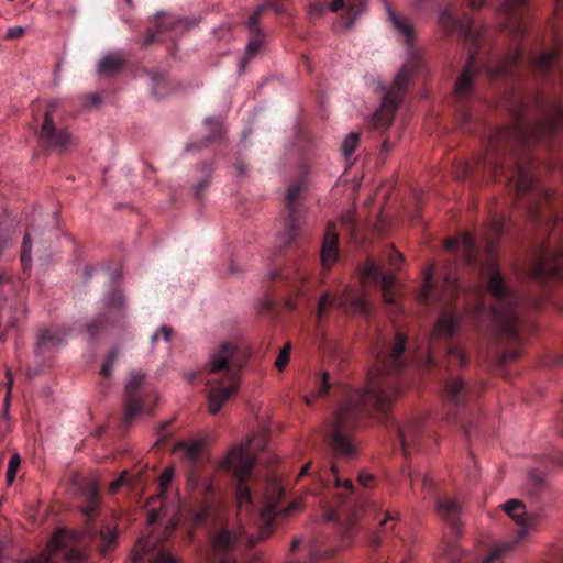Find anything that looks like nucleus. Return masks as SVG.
Returning a JSON list of instances; mask_svg holds the SVG:
<instances>
[{
	"mask_svg": "<svg viewBox=\"0 0 563 563\" xmlns=\"http://www.w3.org/2000/svg\"><path fill=\"white\" fill-rule=\"evenodd\" d=\"M274 492L277 493V499H269L266 507L261 511L260 518L262 521V527L260 530V537L258 539L263 540L267 538L272 532V521L274 516L276 515V506L278 499L283 496L284 490L278 485L274 486Z\"/></svg>",
	"mask_w": 563,
	"mask_h": 563,
	"instance_id": "21",
	"label": "nucleus"
},
{
	"mask_svg": "<svg viewBox=\"0 0 563 563\" xmlns=\"http://www.w3.org/2000/svg\"><path fill=\"white\" fill-rule=\"evenodd\" d=\"M459 286L457 280L451 274L446 275L441 287L440 292L437 295L438 300H450L457 292Z\"/></svg>",
	"mask_w": 563,
	"mask_h": 563,
	"instance_id": "29",
	"label": "nucleus"
},
{
	"mask_svg": "<svg viewBox=\"0 0 563 563\" xmlns=\"http://www.w3.org/2000/svg\"><path fill=\"white\" fill-rule=\"evenodd\" d=\"M24 34V27L22 26H12L8 29L5 37L9 40H14Z\"/></svg>",
	"mask_w": 563,
	"mask_h": 563,
	"instance_id": "52",
	"label": "nucleus"
},
{
	"mask_svg": "<svg viewBox=\"0 0 563 563\" xmlns=\"http://www.w3.org/2000/svg\"><path fill=\"white\" fill-rule=\"evenodd\" d=\"M341 9L345 10L344 21L341 25L344 29H351L354 25L356 19L364 11L365 4L363 1L355 0H333L329 5V10L333 12H336Z\"/></svg>",
	"mask_w": 563,
	"mask_h": 563,
	"instance_id": "14",
	"label": "nucleus"
},
{
	"mask_svg": "<svg viewBox=\"0 0 563 563\" xmlns=\"http://www.w3.org/2000/svg\"><path fill=\"white\" fill-rule=\"evenodd\" d=\"M373 479V476L371 474H365V473H362L358 475V482L364 485V486H367Z\"/></svg>",
	"mask_w": 563,
	"mask_h": 563,
	"instance_id": "63",
	"label": "nucleus"
},
{
	"mask_svg": "<svg viewBox=\"0 0 563 563\" xmlns=\"http://www.w3.org/2000/svg\"><path fill=\"white\" fill-rule=\"evenodd\" d=\"M123 64L124 59L120 54H109L100 60L98 73L104 76H110L118 71Z\"/></svg>",
	"mask_w": 563,
	"mask_h": 563,
	"instance_id": "26",
	"label": "nucleus"
},
{
	"mask_svg": "<svg viewBox=\"0 0 563 563\" xmlns=\"http://www.w3.org/2000/svg\"><path fill=\"white\" fill-rule=\"evenodd\" d=\"M338 305L352 313H367L368 303L364 294L357 289L347 287L341 296L336 298Z\"/></svg>",
	"mask_w": 563,
	"mask_h": 563,
	"instance_id": "13",
	"label": "nucleus"
},
{
	"mask_svg": "<svg viewBox=\"0 0 563 563\" xmlns=\"http://www.w3.org/2000/svg\"><path fill=\"white\" fill-rule=\"evenodd\" d=\"M404 261V256L401 253L397 251H393L389 257V262L391 265H396L397 263H400Z\"/></svg>",
	"mask_w": 563,
	"mask_h": 563,
	"instance_id": "59",
	"label": "nucleus"
},
{
	"mask_svg": "<svg viewBox=\"0 0 563 563\" xmlns=\"http://www.w3.org/2000/svg\"><path fill=\"white\" fill-rule=\"evenodd\" d=\"M12 385H13V377L8 373V380H7L8 391H7V396H5V400H4L5 410L9 407V399H10V394H11Z\"/></svg>",
	"mask_w": 563,
	"mask_h": 563,
	"instance_id": "57",
	"label": "nucleus"
},
{
	"mask_svg": "<svg viewBox=\"0 0 563 563\" xmlns=\"http://www.w3.org/2000/svg\"><path fill=\"white\" fill-rule=\"evenodd\" d=\"M238 542L235 534L230 532L228 529L219 530L212 539V548L217 553L212 560V563H234V560L229 555H222L221 553L231 549Z\"/></svg>",
	"mask_w": 563,
	"mask_h": 563,
	"instance_id": "12",
	"label": "nucleus"
},
{
	"mask_svg": "<svg viewBox=\"0 0 563 563\" xmlns=\"http://www.w3.org/2000/svg\"><path fill=\"white\" fill-rule=\"evenodd\" d=\"M400 103V97L395 98L391 93H384L382 100V108L376 112L374 117V124L378 129L388 128L394 120V112Z\"/></svg>",
	"mask_w": 563,
	"mask_h": 563,
	"instance_id": "16",
	"label": "nucleus"
},
{
	"mask_svg": "<svg viewBox=\"0 0 563 563\" xmlns=\"http://www.w3.org/2000/svg\"><path fill=\"white\" fill-rule=\"evenodd\" d=\"M422 435L421 424L418 420H409L398 428V437L404 454H411V449Z\"/></svg>",
	"mask_w": 563,
	"mask_h": 563,
	"instance_id": "15",
	"label": "nucleus"
},
{
	"mask_svg": "<svg viewBox=\"0 0 563 563\" xmlns=\"http://www.w3.org/2000/svg\"><path fill=\"white\" fill-rule=\"evenodd\" d=\"M556 59V53L553 51L544 52L536 60V66L540 70H547Z\"/></svg>",
	"mask_w": 563,
	"mask_h": 563,
	"instance_id": "37",
	"label": "nucleus"
},
{
	"mask_svg": "<svg viewBox=\"0 0 563 563\" xmlns=\"http://www.w3.org/2000/svg\"><path fill=\"white\" fill-rule=\"evenodd\" d=\"M239 344L235 341H221L214 345L206 364L207 378H221L225 382L240 379V367L235 363Z\"/></svg>",
	"mask_w": 563,
	"mask_h": 563,
	"instance_id": "5",
	"label": "nucleus"
},
{
	"mask_svg": "<svg viewBox=\"0 0 563 563\" xmlns=\"http://www.w3.org/2000/svg\"><path fill=\"white\" fill-rule=\"evenodd\" d=\"M60 339H58L54 331L52 330H44L38 335L37 346L38 347H45V346H53L57 345L59 343Z\"/></svg>",
	"mask_w": 563,
	"mask_h": 563,
	"instance_id": "35",
	"label": "nucleus"
},
{
	"mask_svg": "<svg viewBox=\"0 0 563 563\" xmlns=\"http://www.w3.org/2000/svg\"><path fill=\"white\" fill-rule=\"evenodd\" d=\"M239 380L225 382L224 379L214 377L207 378L206 385L208 388V411L216 415L220 411L224 402L229 400L239 387Z\"/></svg>",
	"mask_w": 563,
	"mask_h": 563,
	"instance_id": "6",
	"label": "nucleus"
},
{
	"mask_svg": "<svg viewBox=\"0 0 563 563\" xmlns=\"http://www.w3.org/2000/svg\"><path fill=\"white\" fill-rule=\"evenodd\" d=\"M290 350H291V346L289 343H287L279 352L276 361H275V366L279 369V371H283L285 369V367L287 366V364L289 363V360H290Z\"/></svg>",
	"mask_w": 563,
	"mask_h": 563,
	"instance_id": "39",
	"label": "nucleus"
},
{
	"mask_svg": "<svg viewBox=\"0 0 563 563\" xmlns=\"http://www.w3.org/2000/svg\"><path fill=\"white\" fill-rule=\"evenodd\" d=\"M528 0H507L498 10V22L514 34L525 31L523 15Z\"/></svg>",
	"mask_w": 563,
	"mask_h": 563,
	"instance_id": "7",
	"label": "nucleus"
},
{
	"mask_svg": "<svg viewBox=\"0 0 563 563\" xmlns=\"http://www.w3.org/2000/svg\"><path fill=\"white\" fill-rule=\"evenodd\" d=\"M481 283L497 300L492 311L497 329L506 336L515 338L518 333L516 301L498 266L493 261L487 262L482 268Z\"/></svg>",
	"mask_w": 563,
	"mask_h": 563,
	"instance_id": "3",
	"label": "nucleus"
},
{
	"mask_svg": "<svg viewBox=\"0 0 563 563\" xmlns=\"http://www.w3.org/2000/svg\"><path fill=\"white\" fill-rule=\"evenodd\" d=\"M339 257V233L335 224L327 225L324 241L321 250V263L325 269L331 268Z\"/></svg>",
	"mask_w": 563,
	"mask_h": 563,
	"instance_id": "8",
	"label": "nucleus"
},
{
	"mask_svg": "<svg viewBox=\"0 0 563 563\" xmlns=\"http://www.w3.org/2000/svg\"><path fill=\"white\" fill-rule=\"evenodd\" d=\"M419 59V53L410 48L408 52V60L405 66H402L398 73L396 74L391 87L385 92V93H391V96L395 98L396 96L400 97V100L402 99L404 89L407 86L410 74L412 73L413 68L416 67L415 64Z\"/></svg>",
	"mask_w": 563,
	"mask_h": 563,
	"instance_id": "10",
	"label": "nucleus"
},
{
	"mask_svg": "<svg viewBox=\"0 0 563 563\" xmlns=\"http://www.w3.org/2000/svg\"><path fill=\"white\" fill-rule=\"evenodd\" d=\"M358 145V134L350 133L343 141V153L345 157H350Z\"/></svg>",
	"mask_w": 563,
	"mask_h": 563,
	"instance_id": "38",
	"label": "nucleus"
},
{
	"mask_svg": "<svg viewBox=\"0 0 563 563\" xmlns=\"http://www.w3.org/2000/svg\"><path fill=\"white\" fill-rule=\"evenodd\" d=\"M260 46H261V43L258 41L250 42L247 45V48H246L247 54L250 56H253L258 51Z\"/></svg>",
	"mask_w": 563,
	"mask_h": 563,
	"instance_id": "58",
	"label": "nucleus"
},
{
	"mask_svg": "<svg viewBox=\"0 0 563 563\" xmlns=\"http://www.w3.org/2000/svg\"><path fill=\"white\" fill-rule=\"evenodd\" d=\"M461 320L459 314L443 311L434 325L432 336L439 339L453 336L460 329Z\"/></svg>",
	"mask_w": 563,
	"mask_h": 563,
	"instance_id": "17",
	"label": "nucleus"
},
{
	"mask_svg": "<svg viewBox=\"0 0 563 563\" xmlns=\"http://www.w3.org/2000/svg\"><path fill=\"white\" fill-rule=\"evenodd\" d=\"M363 283L376 282L378 279V267L374 262L367 263L362 271Z\"/></svg>",
	"mask_w": 563,
	"mask_h": 563,
	"instance_id": "36",
	"label": "nucleus"
},
{
	"mask_svg": "<svg viewBox=\"0 0 563 563\" xmlns=\"http://www.w3.org/2000/svg\"><path fill=\"white\" fill-rule=\"evenodd\" d=\"M518 52L506 56L503 60L496 63H487L484 65V73L489 78H497L508 73L511 65L518 59Z\"/></svg>",
	"mask_w": 563,
	"mask_h": 563,
	"instance_id": "23",
	"label": "nucleus"
},
{
	"mask_svg": "<svg viewBox=\"0 0 563 563\" xmlns=\"http://www.w3.org/2000/svg\"><path fill=\"white\" fill-rule=\"evenodd\" d=\"M474 240L471 235L464 234L462 235L457 241L449 240L445 243V247L452 249L453 246H456L460 252L464 253L466 256H468V253L474 247Z\"/></svg>",
	"mask_w": 563,
	"mask_h": 563,
	"instance_id": "31",
	"label": "nucleus"
},
{
	"mask_svg": "<svg viewBox=\"0 0 563 563\" xmlns=\"http://www.w3.org/2000/svg\"><path fill=\"white\" fill-rule=\"evenodd\" d=\"M173 476H174V471L172 468H166L162 473L161 478H159V488L162 492L168 487V485L170 484V482L173 479Z\"/></svg>",
	"mask_w": 563,
	"mask_h": 563,
	"instance_id": "47",
	"label": "nucleus"
},
{
	"mask_svg": "<svg viewBox=\"0 0 563 563\" xmlns=\"http://www.w3.org/2000/svg\"><path fill=\"white\" fill-rule=\"evenodd\" d=\"M501 508L521 528L519 533L522 537L531 525V518L528 516L525 505L517 499H511Z\"/></svg>",
	"mask_w": 563,
	"mask_h": 563,
	"instance_id": "19",
	"label": "nucleus"
},
{
	"mask_svg": "<svg viewBox=\"0 0 563 563\" xmlns=\"http://www.w3.org/2000/svg\"><path fill=\"white\" fill-rule=\"evenodd\" d=\"M144 380V375L136 373L131 374L126 384V399H125V420L130 422L142 411V404L137 397L134 396L136 389Z\"/></svg>",
	"mask_w": 563,
	"mask_h": 563,
	"instance_id": "11",
	"label": "nucleus"
},
{
	"mask_svg": "<svg viewBox=\"0 0 563 563\" xmlns=\"http://www.w3.org/2000/svg\"><path fill=\"white\" fill-rule=\"evenodd\" d=\"M21 465V457L19 453H13L9 460L5 479L9 485L13 484L16 477V472Z\"/></svg>",
	"mask_w": 563,
	"mask_h": 563,
	"instance_id": "34",
	"label": "nucleus"
},
{
	"mask_svg": "<svg viewBox=\"0 0 563 563\" xmlns=\"http://www.w3.org/2000/svg\"><path fill=\"white\" fill-rule=\"evenodd\" d=\"M563 125V109L556 107L542 122L536 128L537 140L545 139L554 134Z\"/></svg>",
	"mask_w": 563,
	"mask_h": 563,
	"instance_id": "20",
	"label": "nucleus"
},
{
	"mask_svg": "<svg viewBox=\"0 0 563 563\" xmlns=\"http://www.w3.org/2000/svg\"><path fill=\"white\" fill-rule=\"evenodd\" d=\"M444 555L449 561H456L462 556L461 549L457 544H448L444 549Z\"/></svg>",
	"mask_w": 563,
	"mask_h": 563,
	"instance_id": "44",
	"label": "nucleus"
},
{
	"mask_svg": "<svg viewBox=\"0 0 563 563\" xmlns=\"http://www.w3.org/2000/svg\"><path fill=\"white\" fill-rule=\"evenodd\" d=\"M14 325V322L11 320L10 309H1L0 310V332L1 334L7 332L10 328Z\"/></svg>",
	"mask_w": 563,
	"mask_h": 563,
	"instance_id": "42",
	"label": "nucleus"
},
{
	"mask_svg": "<svg viewBox=\"0 0 563 563\" xmlns=\"http://www.w3.org/2000/svg\"><path fill=\"white\" fill-rule=\"evenodd\" d=\"M162 334L164 340L168 341L172 335V330L167 327H162L156 333H154L151 338V341L154 343L158 340V335Z\"/></svg>",
	"mask_w": 563,
	"mask_h": 563,
	"instance_id": "53",
	"label": "nucleus"
},
{
	"mask_svg": "<svg viewBox=\"0 0 563 563\" xmlns=\"http://www.w3.org/2000/svg\"><path fill=\"white\" fill-rule=\"evenodd\" d=\"M382 282V290H388V288H393V286L397 282V277L394 274H385L380 278Z\"/></svg>",
	"mask_w": 563,
	"mask_h": 563,
	"instance_id": "51",
	"label": "nucleus"
},
{
	"mask_svg": "<svg viewBox=\"0 0 563 563\" xmlns=\"http://www.w3.org/2000/svg\"><path fill=\"white\" fill-rule=\"evenodd\" d=\"M563 268V249H553L541 261L534 264L532 275L540 278L544 275H555Z\"/></svg>",
	"mask_w": 563,
	"mask_h": 563,
	"instance_id": "9",
	"label": "nucleus"
},
{
	"mask_svg": "<svg viewBox=\"0 0 563 563\" xmlns=\"http://www.w3.org/2000/svg\"><path fill=\"white\" fill-rule=\"evenodd\" d=\"M451 356L456 357L462 364L465 363V355L460 349H452Z\"/></svg>",
	"mask_w": 563,
	"mask_h": 563,
	"instance_id": "61",
	"label": "nucleus"
},
{
	"mask_svg": "<svg viewBox=\"0 0 563 563\" xmlns=\"http://www.w3.org/2000/svg\"><path fill=\"white\" fill-rule=\"evenodd\" d=\"M303 190V185L301 183L291 185L286 192V200L289 206H292L295 201L300 197Z\"/></svg>",
	"mask_w": 563,
	"mask_h": 563,
	"instance_id": "41",
	"label": "nucleus"
},
{
	"mask_svg": "<svg viewBox=\"0 0 563 563\" xmlns=\"http://www.w3.org/2000/svg\"><path fill=\"white\" fill-rule=\"evenodd\" d=\"M301 508V500L297 499L290 503V505L282 512L283 516L287 517L292 515L295 511Z\"/></svg>",
	"mask_w": 563,
	"mask_h": 563,
	"instance_id": "54",
	"label": "nucleus"
},
{
	"mask_svg": "<svg viewBox=\"0 0 563 563\" xmlns=\"http://www.w3.org/2000/svg\"><path fill=\"white\" fill-rule=\"evenodd\" d=\"M296 236V232H295V229L292 228V225H289V230L287 233H285L283 240L285 243H289L290 241H292Z\"/></svg>",
	"mask_w": 563,
	"mask_h": 563,
	"instance_id": "64",
	"label": "nucleus"
},
{
	"mask_svg": "<svg viewBox=\"0 0 563 563\" xmlns=\"http://www.w3.org/2000/svg\"><path fill=\"white\" fill-rule=\"evenodd\" d=\"M508 550V545L500 544L496 547L489 555H487L482 563H495L497 560H499L500 555Z\"/></svg>",
	"mask_w": 563,
	"mask_h": 563,
	"instance_id": "45",
	"label": "nucleus"
},
{
	"mask_svg": "<svg viewBox=\"0 0 563 563\" xmlns=\"http://www.w3.org/2000/svg\"><path fill=\"white\" fill-rule=\"evenodd\" d=\"M390 19L393 21L394 26L400 32L407 40V42H411L413 38V27L409 21L398 18L395 14H390Z\"/></svg>",
	"mask_w": 563,
	"mask_h": 563,
	"instance_id": "33",
	"label": "nucleus"
},
{
	"mask_svg": "<svg viewBox=\"0 0 563 563\" xmlns=\"http://www.w3.org/2000/svg\"><path fill=\"white\" fill-rule=\"evenodd\" d=\"M439 22L446 31L460 30L464 32L466 36L471 35V26H466L461 21L454 19L449 9L440 12Z\"/></svg>",
	"mask_w": 563,
	"mask_h": 563,
	"instance_id": "27",
	"label": "nucleus"
},
{
	"mask_svg": "<svg viewBox=\"0 0 563 563\" xmlns=\"http://www.w3.org/2000/svg\"><path fill=\"white\" fill-rule=\"evenodd\" d=\"M203 449V442L199 439H191L188 441L179 442L175 445L174 452L189 463L197 461Z\"/></svg>",
	"mask_w": 563,
	"mask_h": 563,
	"instance_id": "22",
	"label": "nucleus"
},
{
	"mask_svg": "<svg viewBox=\"0 0 563 563\" xmlns=\"http://www.w3.org/2000/svg\"><path fill=\"white\" fill-rule=\"evenodd\" d=\"M406 342L407 338L397 333L388 353L378 360L376 372L368 375L364 390L349 393L338 407L332 426V446L338 455L352 456L356 453L347 432L366 405L373 404L379 411H385L389 407L393 396L388 393V386L383 377L401 369Z\"/></svg>",
	"mask_w": 563,
	"mask_h": 563,
	"instance_id": "1",
	"label": "nucleus"
},
{
	"mask_svg": "<svg viewBox=\"0 0 563 563\" xmlns=\"http://www.w3.org/2000/svg\"><path fill=\"white\" fill-rule=\"evenodd\" d=\"M331 305V300L328 296V294H323L319 300L318 308H317V314L319 318H322L325 313L327 308Z\"/></svg>",
	"mask_w": 563,
	"mask_h": 563,
	"instance_id": "50",
	"label": "nucleus"
},
{
	"mask_svg": "<svg viewBox=\"0 0 563 563\" xmlns=\"http://www.w3.org/2000/svg\"><path fill=\"white\" fill-rule=\"evenodd\" d=\"M153 563H177L176 559L166 551L159 550Z\"/></svg>",
	"mask_w": 563,
	"mask_h": 563,
	"instance_id": "48",
	"label": "nucleus"
},
{
	"mask_svg": "<svg viewBox=\"0 0 563 563\" xmlns=\"http://www.w3.org/2000/svg\"><path fill=\"white\" fill-rule=\"evenodd\" d=\"M115 357H117V353L114 351H111L109 353L107 362L104 363V365L102 367V374L103 375L108 376L110 374V367L113 364Z\"/></svg>",
	"mask_w": 563,
	"mask_h": 563,
	"instance_id": "55",
	"label": "nucleus"
},
{
	"mask_svg": "<svg viewBox=\"0 0 563 563\" xmlns=\"http://www.w3.org/2000/svg\"><path fill=\"white\" fill-rule=\"evenodd\" d=\"M511 179L515 181V189L517 194L526 192L532 184V175L529 168L518 165Z\"/></svg>",
	"mask_w": 563,
	"mask_h": 563,
	"instance_id": "25",
	"label": "nucleus"
},
{
	"mask_svg": "<svg viewBox=\"0 0 563 563\" xmlns=\"http://www.w3.org/2000/svg\"><path fill=\"white\" fill-rule=\"evenodd\" d=\"M476 71V62L475 58L472 56L470 57L465 69L459 76L456 84L454 86V92L459 99L467 98L471 95Z\"/></svg>",
	"mask_w": 563,
	"mask_h": 563,
	"instance_id": "18",
	"label": "nucleus"
},
{
	"mask_svg": "<svg viewBox=\"0 0 563 563\" xmlns=\"http://www.w3.org/2000/svg\"><path fill=\"white\" fill-rule=\"evenodd\" d=\"M330 375L328 372H322L320 377L316 382V393L312 396H306L305 400L307 404H311L314 397H323L330 390Z\"/></svg>",
	"mask_w": 563,
	"mask_h": 563,
	"instance_id": "30",
	"label": "nucleus"
},
{
	"mask_svg": "<svg viewBox=\"0 0 563 563\" xmlns=\"http://www.w3.org/2000/svg\"><path fill=\"white\" fill-rule=\"evenodd\" d=\"M383 292V299L386 303H394L396 300V296L391 288H388V290H382Z\"/></svg>",
	"mask_w": 563,
	"mask_h": 563,
	"instance_id": "56",
	"label": "nucleus"
},
{
	"mask_svg": "<svg viewBox=\"0 0 563 563\" xmlns=\"http://www.w3.org/2000/svg\"><path fill=\"white\" fill-rule=\"evenodd\" d=\"M467 393L466 386L460 378H451L444 387V395L448 401L460 404Z\"/></svg>",
	"mask_w": 563,
	"mask_h": 563,
	"instance_id": "24",
	"label": "nucleus"
},
{
	"mask_svg": "<svg viewBox=\"0 0 563 563\" xmlns=\"http://www.w3.org/2000/svg\"><path fill=\"white\" fill-rule=\"evenodd\" d=\"M437 511L445 520H453L457 516L460 507L455 500L442 497L437 501Z\"/></svg>",
	"mask_w": 563,
	"mask_h": 563,
	"instance_id": "28",
	"label": "nucleus"
},
{
	"mask_svg": "<svg viewBox=\"0 0 563 563\" xmlns=\"http://www.w3.org/2000/svg\"><path fill=\"white\" fill-rule=\"evenodd\" d=\"M335 486H343L344 488L351 490L353 488V482L351 479L341 481L339 477L335 478Z\"/></svg>",
	"mask_w": 563,
	"mask_h": 563,
	"instance_id": "60",
	"label": "nucleus"
},
{
	"mask_svg": "<svg viewBox=\"0 0 563 563\" xmlns=\"http://www.w3.org/2000/svg\"><path fill=\"white\" fill-rule=\"evenodd\" d=\"M34 112L43 115L40 130L41 142L52 148L65 150L73 143L69 132L58 128L55 121L60 117L59 102L55 99L37 100Z\"/></svg>",
	"mask_w": 563,
	"mask_h": 563,
	"instance_id": "4",
	"label": "nucleus"
},
{
	"mask_svg": "<svg viewBox=\"0 0 563 563\" xmlns=\"http://www.w3.org/2000/svg\"><path fill=\"white\" fill-rule=\"evenodd\" d=\"M126 483V472H122L121 475L110 483L109 485V492L111 494L117 493L120 487H122Z\"/></svg>",
	"mask_w": 563,
	"mask_h": 563,
	"instance_id": "49",
	"label": "nucleus"
},
{
	"mask_svg": "<svg viewBox=\"0 0 563 563\" xmlns=\"http://www.w3.org/2000/svg\"><path fill=\"white\" fill-rule=\"evenodd\" d=\"M432 278H433V266H430L424 272V283L419 292V299L426 303L430 302L432 297Z\"/></svg>",
	"mask_w": 563,
	"mask_h": 563,
	"instance_id": "32",
	"label": "nucleus"
},
{
	"mask_svg": "<svg viewBox=\"0 0 563 563\" xmlns=\"http://www.w3.org/2000/svg\"><path fill=\"white\" fill-rule=\"evenodd\" d=\"M101 534H102V541H101L100 550H101V552L104 553L113 544L117 534H115V531L111 530L110 528H108L106 531H102Z\"/></svg>",
	"mask_w": 563,
	"mask_h": 563,
	"instance_id": "43",
	"label": "nucleus"
},
{
	"mask_svg": "<svg viewBox=\"0 0 563 563\" xmlns=\"http://www.w3.org/2000/svg\"><path fill=\"white\" fill-rule=\"evenodd\" d=\"M145 550V542L143 540H139L136 547L131 552V560L134 562L141 561L144 556Z\"/></svg>",
	"mask_w": 563,
	"mask_h": 563,
	"instance_id": "46",
	"label": "nucleus"
},
{
	"mask_svg": "<svg viewBox=\"0 0 563 563\" xmlns=\"http://www.w3.org/2000/svg\"><path fill=\"white\" fill-rule=\"evenodd\" d=\"M267 441L266 432L252 435L240 445L233 446L220 462V466L230 470L238 481L235 499L240 511L250 510L252 499L250 487L245 479L251 474L256 455L265 449Z\"/></svg>",
	"mask_w": 563,
	"mask_h": 563,
	"instance_id": "2",
	"label": "nucleus"
},
{
	"mask_svg": "<svg viewBox=\"0 0 563 563\" xmlns=\"http://www.w3.org/2000/svg\"><path fill=\"white\" fill-rule=\"evenodd\" d=\"M519 355H520L519 351H512V352H509V353H505L501 356V362H507V361L516 360V358L519 357Z\"/></svg>",
	"mask_w": 563,
	"mask_h": 563,
	"instance_id": "62",
	"label": "nucleus"
},
{
	"mask_svg": "<svg viewBox=\"0 0 563 563\" xmlns=\"http://www.w3.org/2000/svg\"><path fill=\"white\" fill-rule=\"evenodd\" d=\"M31 261V232L26 230L22 243L21 262L25 265Z\"/></svg>",
	"mask_w": 563,
	"mask_h": 563,
	"instance_id": "40",
	"label": "nucleus"
}]
</instances>
